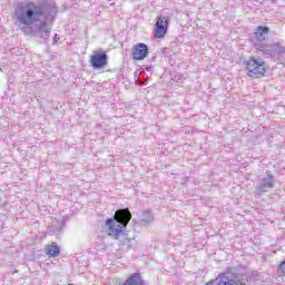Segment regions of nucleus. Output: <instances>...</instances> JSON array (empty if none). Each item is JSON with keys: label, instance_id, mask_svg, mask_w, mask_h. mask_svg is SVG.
Instances as JSON below:
<instances>
[{"label": "nucleus", "instance_id": "obj_1", "mask_svg": "<svg viewBox=\"0 0 285 285\" xmlns=\"http://www.w3.org/2000/svg\"><path fill=\"white\" fill-rule=\"evenodd\" d=\"M59 10L52 0L42 2L18 3L14 10V18L24 35H38L40 39L48 41L52 28L48 27L49 21L57 18Z\"/></svg>", "mask_w": 285, "mask_h": 285}, {"label": "nucleus", "instance_id": "obj_2", "mask_svg": "<svg viewBox=\"0 0 285 285\" xmlns=\"http://www.w3.org/2000/svg\"><path fill=\"white\" fill-rule=\"evenodd\" d=\"M130 219H132L130 209L124 208L116 210L114 218H108L106 220L107 234L109 237H112L114 239L124 237L126 235L124 228L130 224Z\"/></svg>", "mask_w": 285, "mask_h": 285}, {"label": "nucleus", "instance_id": "obj_3", "mask_svg": "<svg viewBox=\"0 0 285 285\" xmlns=\"http://www.w3.org/2000/svg\"><path fill=\"white\" fill-rule=\"evenodd\" d=\"M271 29L268 27H257L256 31L249 38L256 50L263 52L266 57H276L277 56V46L279 42L271 43L266 41Z\"/></svg>", "mask_w": 285, "mask_h": 285}, {"label": "nucleus", "instance_id": "obj_4", "mask_svg": "<svg viewBox=\"0 0 285 285\" xmlns=\"http://www.w3.org/2000/svg\"><path fill=\"white\" fill-rule=\"evenodd\" d=\"M246 70L248 77H254V79H259L266 75V62L262 59L249 58L246 62Z\"/></svg>", "mask_w": 285, "mask_h": 285}, {"label": "nucleus", "instance_id": "obj_5", "mask_svg": "<svg viewBox=\"0 0 285 285\" xmlns=\"http://www.w3.org/2000/svg\"><path fill=\"white\" fill-rule=\"evenodd\" d=\"M273 188H275V176L271 171H266V175L256 185V193L257 195H264V193H269Z\"/></svg>", "mask_w": 285, "mask_h": 285}, {"label": "nucleus", "instance_id": "obj_6", "mask_svg": "<svg viewBox=\"0 0 285 285\" xmlns=\"http://www.w3.org/2000/svg\"><path fill=\"white\" fill-rule=\"evenodd\" d=\"M167 32H168V17L160 16L158 17L155 24L154 37L156 39H164Z\"/></svg>", "mask_w": 285, "mask_h": 285}, {"label": "nucleus", "instance_id": "obj_7", "mask_svg": "<svg viewBox=\"0 0 285 285\" xmlns=\"http://www.w3.org/2000/svg\"><path fill=\"white\" fill-rule=\"evenodd\" d=\"M90 63L94 70H99L108 66V53L94 51V55L90 57Z\"/></svg>", "mask_w": 285, "mask_h": 285}, {"label": "nucleus", "instance_id": "obj_8", "mask_svg": "<svg viewBox=\"0 0 285 285\" xmlns=\"http://www.w3.org/2000/svg\"><path fill=\"white\" fill-rule=\"evenodd\" d=\"M148 45L139 42L136 46H134L131 57L135 61H144V59L148 57Z\"/></svg>", "mask_w": 285, "mask_h": 285}, {"label": "nucleus", "instance_id": "obj_9", "mask_svg": "<svg viewBox=\"0 0 285 285\" xmlns=\"http://www.w3.org/2000/svg\"><path fill=\"white\" fill-rule=\"evenodd\" d=\"M213 285H250L247 279L235 281L228 278L225 274L218 275L216 279L213 281Z\"/></svg>", "mask_w": 285, "mask_h": 285}, {"label": "nucleus", "instance_id": "obj_10", "mask_svg": "<svg viewBox=\"0 0 285 285\" xmlns=\"http://www.w3.org/2000/svg\"><path fill=\"white\" fill-rule=\"evenodd\" d=\"M121 285H146L144 276L139 273H134L127 277V279Z\"/></svg>", "mask_w": 285, "mask_h": 285}, {"label": "nucleus", "instance_id": "obj_11", "mask_svg": "<svg viewBox=\"0 0 285 285\" xmlns=\"http://www.w3.org/2000/svg\"><path fill=\"white\" fill-rule=\"evenodd\" d=\"M46 253L49 255V257H59L61 254V248H59L58 245L53 243L52 245H48L46 247Z\"/></svg>", "mask_w": 285, "mask_h": 285}, {"label": "nucleus", "instance_id": "obj_12", "mask_svg": "<svg viewBox=\"0 0 285 285\" xmlns=\"http://www.w3.org/2000/svg\"><path fill=\"white\" fill-rule=\"evenodd\" d=\"M153 220V212L145 210L142 212L141 222H145V224H150Z\"/></svg>", "mask_w": 285, "mask_h": 285}, {"label": "nucleus", "instance_id": "obj_13", "mask_svg": "<svg viewBox=\"0 0 285 285\" xmlns=\"http://www.w3.org/2000/svg\"><path fill=\"white\" fill-rule=\"evenodd\" d=\"M61 39L58 33L53 36V45L57 43Z\"/></svg>", "mask_w": 285, "mask_h": 285}, {"label": "nucleus", "instance_id": "obj_14", "mask_svg": "<svg viewBox=\"0 0 285 285\" xmlns=\"http://www.w3.org/2000/svg\"><path fill=\"white\" fill-rule=\"evenodd\" d=\"M160 50H161L163 57H168V55H166V51L168 50V48H163Z\"/></svg>", "mask_w": 285, "mask_h": 285}, {"label": "nucleus", "instance_id": "obj_15", "mask_svg": "<svg viewBox=\"0 0 285 285\" xmlns=\"http://www.w3.org/2000/svg\"><path fill=\"white\" fill-rule=\"evenodd\" d=\"M145 70H146L147 72H153V66H147V67L145 68Z\"/></svg>", "mask_w": 285, "mask_h": 285}, {"label": "nucleus", "instance_id": "obj_16", "mask_svg": "<svg viewBox=\"0 0 285 285\" xmlns=\"http://www.w3.org/2000/svg\"><path fill=\"white\" fill-rule=\"evenodd\" d=\"M283 63H285V56H284V60H281Z\"/></svg>", "mask_w": 285, "mask_h": 285}, {"label": "nucleus", "instance_id": "obj_17", "mask_svg": "<svg viewBox=\"0 0 285 285\" xmlns=\"http://www.w3.org/2000/svg\"><path fill=\"white\" fill-rule=\"evenodd\" d=\"M155 59H156V57H153V58H151V61H155Z\"/></svg>", "mask_w": 285, "mask_h": 285}]
</instances>
